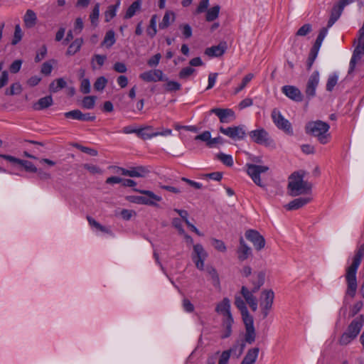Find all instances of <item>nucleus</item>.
<instances>
[{
	"mask_svg": "<svg viewBox=\"0 0 364 364\" xmlns=\"http://www.w3.org/2000/svg\"><path fill=\"white\" fill-rule=\"evenodd\" d=\"M195 72V69L191 67H186L183 68L179 73V77L186 79Z\"/></svg>",
	"mask_w": 364,
	"mask_h": 364,
	"instance_id": "60",
	"label": "nucleus"
},
{
	"mask_svg": "<svg viewBox=\"0 0 364 364\" xmlns=\"http://www.w3.org/2000/svg\"><path fill=\"white\" fill-rule=\"evenodd\" d=\"M64 115L66 118H72L77 120L81 119V111L79 109H74L70 112H67L64 114Z\"/></svg>",
	"mask_w": 364,
	"mask_h": 364,
	"instance_id": "59",
	"label": "nucleus"
},
{
	"mask_svg": "<svg viewBox=\"0 0 364 364\" xmlns=\"http://www.w3.org/2000/svg\"><path fill=\"white\" fill-rule=\"evenodd\" d=\"M216 158L227 166L230 167L233 165V159L231 155L219 153L216 155Z\"/></svg>",
	"mask_w": 364,
	"mask_h": 364,
	"instance_id": "41",
	"label": "nucleus"
},
{
	"mask_svg": "<svg viewBox=\"0 0 364 364\" xmlns=\"http://www.w3.org/2000/svg\"><path fill=\"white\" fill-rule=\"evenodd\" d=\"M364 323V317L360 315L354 320L348 326L346 331L341 335L338 343L341 346H346L354 340L361 331Z\"/></svg>",
	"mask_w": 364,
	"mask_h": 364,
	"instance_id": "5",
	"label": "nucleus"
},
{
	"mask_svg": "<svg viewBox=\"0 0 364 364\" xmlns=\"http://www.w3.org/2000/svg\"><path fill=\"white\" fill-rule=\"evenodd\" d=\"M164 87L166 92H175L181 89V85L176 81H167Z\"/></svg>",
	"mask_w": 364,
	"mask_h": 364,
	"instance_id": "48",
	"label": "nucleus"
},
{
	"mask_svg": "<svg viewBox=\"0 0 364 364\" xmlns=\"http://www.w3.org/2000/svg\"><path fill=\"white\" fill-rule=\"evenodd\" d=\"M282 90L287 97L295 102H301L303 100L301 92L295 86L284 85L282 87Z\"/></svg>",
	"mask_w": 364,
	"mask_h": 364,
	"instance_id": "16",
	"label": "nucleus"
},
{
	"mask_svg": "<svg viewBox=\"0 0 364 364\" xmlns=\"http://www.w3.org/2000/svg\"><path fill=\"white\" fill-rule=\"evenodd\" d=\"M161 137L163 138L161 139V143L167 147L172 146L176 141L171 129L168 128L161 127Z\"/></svg>",
	"mask_w": 364,
	"mask_h": 364,
	"instance_id": "23",
	"label": "nucleus"
},
{
	"mask_svg": "<svg viewBox=\"0 0 364 364\" xmlns=\"http://www.w3.org/2000/svg\"><path fill=\"white\" fill-rule=\"evenodd\" d=\"M206 271L208 274L210 276L213 284L215 287H219L220 285V279L218 274L216 271V269L213 267H208L206 268Z\"/></svg>",
	"mask_w": 364,
	"mask_h": 364,
	"instance_id": "39",
	"label": "nucleus"
},
{
	"mask_svg": "<svg viewBox=\"0 0 364 364\" xmlns=\"http://www.w3.org/2000/svg\"><path fill=\"white\" fill-rule=\"evenodd\" d=\"M343 11V9L338 4L333 7L330 18L328 21V28L331 27L335 23V22L340 18Z\"/></svg>",
	"mask_w": 364,
	"mask_h": 364,
	"instance_id": "30",
	"label": "nucleus"
},
{
	"mask_svg": "<svg viewBox=\"0 0 364 364\" xmlns=\"http://www.w3.org/2000/svg\"><path fill=\"white\" fill-rule=\"evenodd\" d=\"M96 97L95 96L85 97L82 101V107L91 109L95 107Z\"/></svg>",
	"mask_w": 364,
	"mask_h": 364,
	"instance_id": "42",
	"label": "nucleus"
},
{
	"mask_svg": "<svg viewBox=\"0 0 364 364\" xmlns=\"http://www.w3.org/2000/svg\"><path fill=\"white\" fill-rule=\"evenodd\" d=\"M246 167L247 173L254 183L260 187H264V184L261 181L260 173L267 172L269 170V167L252 164H247Z\"/></svg>",
	"mask_w": 364,
	"mask_h": 364,
	"instance_id": "7",
	"label": "nucleus"
},
{
	"mask_svg": "<svg viewBox=\"0 0 364 364\" xmlns=\"http://www.w3.org/2000/svg\"><path fill=\"white\" fill-rule=\"evenodd\" d=\"M83 43V39L82 38H78L74 40L70 45L69 46L66 54L68 55H73L76 53H77Z\"/></svg>",
	"mask_w": 364,
	"mask_h": 364,
	"instance_id": "32",
	"label": "nucleus"
},
{
	"mask_svg": "<svg viewBox=\"0 0 364 364\" xmlns=\"http://www.w3.org/2000/svg\"><path fill=\"white\" fill-rule=\"evenodd\" d=\"M191 257L196 267L198 269L203 270L204 269V262L208 257V254L201 245L197 244L193 245V252Z\"/></svg>",
	"mask_w": 364,
	"mask_h": 364,
	"instance_id": "12",
	"label": "nucleus"
},
{
	"mask_svg": "<svg viewBox=\"0 0 364 364\" xmlns=\"http://www.w3.org/2000/svg\"><path fill=\"white\" fill-rule=\"evenodd\" d=\"M80 91L83 94H88L90 92V82L88 79H83L80 83Z\"/></svg>",
	"mask_w": 364,
	"mask_h": 364,
	"instance_id": "63",
	"label": "nucleus"
},
{
	"mask_svg": "<svg viewBox=\"0 0 364 364\" xmlns=\"http://www.w3.org/2000/svg\"><path fill=\"white\" fill-rule=\"evenodd\" d=\"M254 77V75L252 73H249L246 75L241 82V84L235 88V94H237L240 91H242L246 85L252 80V79Z\"/></svg>",
	"mask_w": 364,
	"mask_h": 364,
	"instance_id": "45",
	"label": "nucleus"
},
{
	"mask_svg": "<svg viewBox=\"0 0 364 364\" xmlns=\"http://www.w3.org/2000/svg\"><path fill=\"white\" fill-rule=\"evenodd\" d=\"M233 318L229 317L228 318H223L222 326L224 328V332L221 336L222 338H228L232 333V325L233 323Z\"/></svg>",
	"mask_w": 364,
	"mask_h": 364,
	"instance_id": "31",
	"label": "nucleus"
},
{
	"mask_svg": "<svg viewBox=\"0 0 364 364\" xmlns=\"http://www.w3.org/2000/svg\"><path fill=\"white\" fill-rule=\"evenodd\" d=\"M264 277L265 274L263 272H259L256 275V280L252 282L253 287L252 289H250L246 286L241 287L242 296L253 311H256L257 309V299L254 294L257 292L264 284Z\"/></svg>",
	"mask_w": 364,
	"mask_h": 364,
	"instance_id": "2",
	"label": "nucleus"
},
{
	"mask_svg": "<svg viewBox=\"0 0 364 364\" xmlns=\"http://www.w3.org/2000/svg\"><path fill=\"white\" fill-rule=\"evenodd\" d=\"M312 30L311 25L309 23H306L303 25L296 32V36H305L308 33H309Z\"/></svg>",
	"mask_w": 364,
	"mask_h": 364,
	"instance_id": "54",
	"label": "nucleus"
},
{
	"mask_svg": "<svg viewBox=\"0 0 364 364\" xmlns=\"http://www.w3.org/2000/svg\"><path fill=\"white\" fill-rule=\"evenodd\" d=\"M53 98L51 96H46L42 97L38 100L37 102L34 103L33 108L35 110H41L49 107L53 105Z\"/></svg>",
	"mask_w": 364,
	"mask_h": 364,
	"instance_id": "28",
	"label": "nucleus"
},
{
	"mask_svg": "<svg viewBox=\"0 0 364 364\" xmlns=\"http://www.w3.org/2000/svg\"><path fill=\"white\" fill-rule=\"evenodd\" d=\"M46 54H47V48L45 45H43L38 51V53L35 57V61L40 62L46 57Z\"/></svg>",
	"mask_w": 364,
	"mask_h": 364,
	"instance_id": "64",
	"label": "nucleus"
},
{
	"mask_svg": "<svg viewBox=\"0 0 364 364\" xmlns=\"http://www.w3.org/2000/svg\"><path fill=\"white\" fill-rule=\"evenodd\" d=\"M139 129H140V127H137L136 125L132 124V125H129V126L124 127L122 129V133L126 134H136V136H138V133L139 132Z\"/></svg>",
	"mask_w": 364,
	"mask_h": 364,
	"instance_id": "57",
	"label": "nucleus"
},
{
	"mask_svg": "<svg viewBox=\"0 0 364 364\" xmlns=\"http://www.w3.org/2000/svg\"><path fill=\"white\" fill-rule=\"evenodd\" d=\"M249 136L254 142L258 144L269 146L273 141L263 128L251 131Z\"/></svg>",
	"mask_w": 364,
	"mask_h": 364,
	"instance_id": "11",
	"label": "nucleus"
},
{
	"mask_svg": "<svg viewBox=\"0 0 364 364\" xmlns=\"http://www.w3.org/2000/svg\"><path fill=\"white\" fill-rule=\"evenodd\" d=\"M100 16V4H96L90 15V19L92 25L96 26Z\"/></svg>",
	"mask_w": 364,
	"mask_h": 364,
	"instance_id": "44",
	"label": "nucleus"
},
{
	"mask_svg": "<svg viewBox=\"0 0 364 364\" xmlns=\"http://www.w3.org/2000/svg\"><path fill=\"white\" fill-rule=\"evenodd\" d=\"M220 7L218 5L214 6L207 11L206 21H213L218 17Z\"/></svg>",
	"mask_w": 364,
	"mask_h": 364,
	"instance_id": "36",
	"label": "nucleus"
},
{
	"mask_svg": "<svg viewBox=\"0 0 364 364\" xmlns=\"http://www.w3.org/2000/svg\"><path fill=\"white\" fill-rule=\"evenodd\" d=\"M19 165L23 166L27 171L32 173H36L38 171L37 168L31 161L21 159Z\"/></svg>",
	"mask_w": 364,
	"mask_h": 364,
	"instance_id": "53",
	"label": "nucleus"
},
{
	"mask_svg": "<svg viewBox=\"0 0 364 364\" xmlns=\"http://www.w3.org/2000/svg\"><path fill=\"white\" fill-rule=\"evenodd\" d=\"M274 298V294L271 289H265L262 292V309H271Z\"/></svg>",
	"mask_w": 364,
	"mask_h": 364,
	"instance_id": "20",
	"label": "nucleus"
},
{
	"mask_svg": "<svg viewBox=\"0 0 364 364\" xmlns=\"http://www.w3.org/2000/svg\"><path fill=\"white\" fill-rule=\"evenodd\" d=\"M176 19V14L172 11H166L161 23V28H168Z\"/></svg>",
	"mask_w": 364,
	"mask_h": 364,
	"instance_id": "33",
	"label": "nucleus"
},
{
	"mask_svg": "<svg viewBox=\"0 0 364 364\" xmlns=\"http://www.w3.org/2000/svg\"><path fill=\"white\" fill-rule=\"evenodd\" d=\"M319 80V72L318 70L314 71L309 76L305 88V95L308 100H310L316 96V90L318 85Z\"/></svg>",
	"mask_w": 364,
	"mask_h": 364,
	"instance_id": "8",
	"label": "nucleus"
},
{
	"mask_svg": "<svg viewBox=\"0 0 364 364\" xmlns=\"http://www.w3.org/2000/svg\"><path fill=\"white\" fill-rule=\"evenodd\" d=\"M311 198H298L287 204L284 207L288 210H297L311 201Z\"/></svg>",
	"mask_w": 364,
	"mask_h": 364,
	"instance_id": "25",
	"label": "nucleus"
},
{
	"mask_svg": "<svg viewBox=\"0 0 364 364\" xmlns=\"http://www.w3.org/2000/svg\"><path fill=\"white\" fill-rule=\"evenodd\" d=\"M87 219L90 225L95 228L97 230L108 234L111 233V230L109 228H107L106 227L102 225L92 218L88 216Z\"/></svg>",
	"mask_w": 364,
	"mask_h": 364,
	"instance_id": "35",
	"label": "nucleus"
},
{
	"mask_svg": "<svg viewBox=\"0 0 364 364\" xmlns=\"http://www.w3.org/2000/svg\"><path fill=\"white\" fill-rule=\"evenodd\" d=\"M329 129V124L321 120L309 122L305 127L306 134L316 137L322 144H327L330 139Z\"/></svg>",
	"mask_w": 364,
	"mask_h": 364,
	"instance_id": "3",
	"label": "nucleus"
},
{
	"mask_svg": "<svg viewBox=\"0 0 364 364\" xmlns=\"http://www.w3.org/2000/svg\"><path fill=\"white\" fill-rule=\"evenodd\" d=\"M156 18H157L156 15H154V16H152V18H151V19L150 21V24H149V26H148V28L146 29L147 34L150 37H153V36H154L156 34V32H157V30H156Z\"/></svg>",
	"mask_w": 364,
	"mask_h": 364,
	"instance_id": "43",
	"label": "nucleus"
},
{
	"mask_svg": "<svg viewBox=\"0 0 364 364\" xmlns=\"http://www.w3.org/2000/svg\"><path fill=\"white\" fill-rule=\"evenodd\" d=\"M237 258L240 261H245L252 255V249L245 242L243 237L240 238V245L237 250Z\"/></svg>",
	"mask_w": 364,
	"mask_h": 364,
	"instance_id": "18",
	"label": "nucleus"
},
{
	"mask_svg": "<svg viewBox=\"0 0 364 364\" xmlns=\"http://www.w3.org/2000/svg\"><path fill=\"white\" fill-rule=\"evenodd\" d=\"M364 257V244L362 245L356 252L352 264L347 268L346 279L347 282L346 296L353 298L357 290L356 273L358 267L361 263L362 258Z\"/></svg>",
	"mask_w": 364,
	"mask_h": 364,
	"instance_id": "1",
	"label": "nucleus"
},
{
	"mask_svg": "<svg viewBox=\"0 0 364 364\" xmlns=\"http://www.w3.org/2000/svg\"><path fill=\"white\" fill-rule=\"evenodd\" d=\"M303 175L298 172L292 173L289 177L288 188L291 196H297L301 194L309 193L311 188V183L303 180Z\"/></svg>",
	"mask_w": 364,
	"mask_h": 364,
	"instance_id": "4",
	"label": "nucleus"
},
{
	"mask_svg": "<svg viewBox=\"0 0 364 364\" xmlns=\"http://www.w3.org/2000/svg\"><path fill=\"white\" fill-rule=\"evenodd\" d=\"M272 118L276 126L282 129L288 134H293L291 123L282 115L281 112L277 109H274L272 112Z\"/></svg>",
	"mask_w": 364,
	"mask_h": 364,
	"instance_id": "10",
	"label": "nucleus"
},
{
	"mask_svg": "<svg viewBox=\"0 0 364 364\" xmlns=\"http://www.w3.org/2000/svg\"><path fill=\"white\" fill-rule=\"evenodd\" d=\"M259 352L258 347L250 348L247 350L241 364H255L257 360Z\"/></svg>",
	"mask_w": 364,
	"mask_h": 364,
	"instance_id": "26",
	"label": "nucleus"
},
{
	"mask_svg": "<svg viewBox=\"0 0 364 364\" xmlns=\"http://www.w3.org/2000/svg\"><path fill=\"white\" fill-rule=\"evenodd\" d=\"M141 8V1L139 0L135 1L133 2L129 7L128 8L126 14L125 18H130L133 16L135 15L136 11H138Z\"/></svg>",
	"mask_w": 364,
	"mask_h": 364,
	"instance_id": "34",
	"label": "nucleus"
},
{
	"mask_svg": "<svg viewBox=\"0 0 364 364\" xmlns=\"http://www.w3.org/2000/svg\"><path fill=\"white\" fill-rule=\"evenodd\" d=\"M232 350H225L221 353L218 364H228L231 355Z\"/></svg>",
	"mask_w": 364,
	"mask_h": 364,
	"instance_id": "61",
	"label": "nucleus"
},
{
	"mask_svg": "<svg viewBox=\"0 0 364 364\" xmlns=\"http://www.w3.org/2000/svg\"><path fill=\"white\" fill-rule=\"evenodd\" d=\"M23 37V31L18 24L16 25L14 37L11 41L12 45H16L18 43Z\"/></svg>",
	"mask_w": 364,
	"mask_h": 364,
	"instance_id": "49",
	"label": "nucleus"
},
{
	"mask_svg": "<svg viewBox=\"0 0 364 364\" xmlns=\"http://www.w3.org/2000/svg\"><path fill=\"white\" fill-rule=\"evenodd\" d=\"M338 76L336 73L331 75L327 80L326 82V90L327 91H332L333 87L336 86V85L338 82Z\"/></svg>",
	"mask_w": 364,
	"mask_h": 364,
	"instance_id": "50",
	"label": "nucleus"
},
{
	"mask_svg": "<svg viewBox=\"0 0 364 364\" xmlns=\"http://www.w3.org/2000/svg\"><path fill=\"white\" fill-rule=\"evenodd\" d=\"M22 90L21 85L19 82L13 83L9 89H7L5 92L6 95H14L21 93Z\"/></svg>",
	"mask_w": 364,
	"mask_h": 364,
	"instance_id": "46",
	"label": "nucleus"
},
{
	"mask_svg": "<svg viewBox=\"0 0 364 364\" xmlns=\"http://www.w3.org/2000/svg\"><path fill=\"white\" fill-rule=\"evenodd\" d=\"M245 235L253 244L255 250L259 251L264 247L265 239L258 231L250 229L245 232Z\"/></svg>",
	"mask_w": 364,
	"mask_h": 364,
	"instance_id": "13",
	"label": "nucleus"
},
{
	"mask_svg": "<svg viewBox=\"0 0 364 364\" xmlns=\"http://www.w3.org/2000/svg\"><path fill=\"white\" fill-rule=\"evenodd\" d=\"M363 54L364 50L360 45V42H358V45L354 50L353 56L350 61V68L348 73H350L354 70L357 62L361 59V57Z\"/></svg>",
	"mask_w": 364,
	"mask_h": 364,
	"instance_id": "24",
	"label": "nucleus"
},
{
	"mask_svg": "<svg viewBox=\"0 0 364 364\" xmlns=\"http://www.w3.org/2000/svg\"><path fill=\"white\" fill-rule=\"evenodd\" d=\"M143 196H131L128 197V200L134 203L144 205H154L156 202L159 200L157 196L149 191H140Z\"/></svg>",
	"mask_w": 364,
	"mask_h": 364,
	"instance_id": "6",
	"label": "nucleus"
},
{
	"mask_svg": "<svg viewBox=\"0 0 364 364\" xmlns=\"http://www.w3.org/2000/svg\"><path fill=\"white\" fill-rule=\"evenodd\" d=\"M107 59V57L103 55H99L96 54L93 56L91 62L92 68L93 69H96L97 66L96 64L98 65L99 68L102 66Z\"/></svg>",
	"mask_w": 364,
	"mask_h": 364,
	"instance_id": "40",
	"label": "nucleus"
},
{
	"mask_svg": "<svg viewBox=\"0 0 364 364\" xmlns=\"http://www.w3.org/2000/svg\"><path fill=\"white\" fill-rule=\"evenodd\" d=\"M242 321L245 326V340L247 343L252 344L255 342L256 338L253 317H250Z\"/></svg>",
	"mask_w": 364,
	"mask_h": 364,
	"instance_id": "15",
	"label": "nucleus"
},
{
	"mask_svg": "<svg viewBox=\"0 0 364 364\" xmlns=\"http://www.w3.org/2000/svg\"><path fill=\"white\" fill-rule=\"evenodd\" d=\"M66 86V82L63 78H58L50 85V90L53 92H57L60 89Z\"/></svg>",
	"mask_w": 364,
	"mask_h": 364,
	"instance_id": "38",
	"label": "nucleus"
},
{
	"mask_svg": "<svg viewBox=\"0 0 364 364\" xmlns=\"http://www.w3.org/2000/svg\"><path fill=\"white\" fill-rule=\"evenodd\" d=\"M107 80L105 77H98L94 83V88L97 91H102L105 87Z\"/></svg>",
	"mask_w": 364,
	"mask_h": 364,
	"instance_id": "51",
	"label": "nucleus"
},
{
	"mask_svg": "<svg viewBox=\"0 0 364 364\" xmlns=\"http://www.w3.org/2000/svg\"><path fill=\"white\" fill-rule=\"evenodd\" d=\"M228 49V44L225 41H221L217 46H213L210 48H207L205 50V54L209 57H220L222 56Z\"/></svg>",
	"mask_w": 364,
	"mask_h": 364,
	"instance_id": "17",
	"label": "nucleus"
},
{
	"mask_svg": "<svg viewBox=\"0 0 364 364\" xmlns=\"http://www.w3.org/2000/svg\"><path fill=\"white\" fill-rule=\"evenodd\" d=\"M194 139L205 142L206 146L208 147V144L211 141L210 132L209 131H204L201 134L196 136Z\"/></svg>",
	"mask_w": 364,
	"mask_h": 364,
	"instance_id": "47",
	"label": "nucleus"
},
{
	"mask_svg": "<svg viewBox=\"0 0 364 364\" xmlns=\"http://www.w3.org/2000/svg\"><path fill=\"white\" fill-rule=\"evenodd\" d=\"M215 311L223 316V318L232 317L230 312V301L229 299L224 298L215 307Z\"/></svg>",
	"mask_w": 364,
	"mask_h": 364,
	"instance_id": "19",
	"label": "nucleus"
},
{
	"mask_svg": "<svg viewBox=\"0 0 364 364\" xmlns=\"http://www.w3.org/2000/svg\"><path fill=\"white\" fill-rule=\"evenodd\" d=\"M84 23L82 19L81 18H77L74 23L73 32H75L76 34H78L82 31Z\"/></svg>",
	"mask_w": 364,
	"mask_h": 364,
	"instance_id": "62",
	"label": "nucleus"
},
{
	"mask_svg": "<svg viewBox=\"0 0 364 364\" xmlns=\"http://www.w3.org/2000/svg\"><path fill=\"white\" fill-rule=\"evenodd\" d=\"M23 22L26 28H33L37 22L36 13L31 9H28L23 16Z\"/></svg>",
	"mask_w": 364,
	"mask_h": 364,
	"instance_id": "27",
	"label": "nucleus"
},
{
	"mask_svg": "<svg viewBox=\"0 0 364 364\" xmlns=\"http://www.w3.org/2000/svg\"><path fill=\"white\" fill-rule=\"evenodd\" d=\"M220 132L233 140H242L245 137L246 131L244 125L220 127Z\"/></svg>",
	"mask_w": 364,
	"mask_h": 364,
	"instance_id": "9",
	"label": "nucleus"
},
{
	"mask_svg": "<svg viewBox=\"0 0 364 364\" xmlns=\"http://www.w3.org/2000/svg\"><path fill=\"white\" fill-rule=\"evenodd\" d=\"M159 134V131L157 128H154L151 126L140 127L138 133V137L142 139H149L154 136Z\"/></svg>",
	"mask_w": 364,
	"mask_h": 364,
	"instance_id": "22",
	"label": "nucleus"
},
{
	"mask_svg": "<svg viewBox=\"0 0 364 364\" xmlns=\"http://www.w3.org/2000/svg\"><path fill=\"white\" fill-rule=\"evenodd\" d=\"M139 77L146 82H156L159 80V74L158 70H149L141 73Z\"/></svg>",
	"mask_w": 364,
	"mask_h": 364,
	"instance_id": "29",
	"label": "nucleus"
},
{
	"mask_svg": "<svg viewBox=\"0 0 364 364\" xmlns=\"http://www.w3.org/2000/svg\"><path fill=\"white\" fill-rule=\"evenodd\" d=\"M211 244L214 248L219 252H225L226 251V246L222 240L213 238L211 240Z\"/></svg>",
	"mask_w": 364,
	"mask_h": 364,
	"instance_id": "52",
	"label": "nucleus"
},
{
	"mask_svg": "<svg viewBox=\"0 0 364 364\" xmlns=\"http://www.w3.org/2000/svg\"><path fill=\"white\" fill-rule=\"evenodd\" d=\"M53 70V65L51 61H46L43 63L41 72L45 75H49Z\"/></svg>",
	"mask_w": 364,
	"mask_h": 364,
	"instance_id": "58",
	"label": "nucleus"
},
{
	"mask_svg": "<svg viewBox=\"0 0 364 364\" xmlns=\"http://www.w3.org/2000/svg\"><path fill=\"white\" fill-rule=\"evenodd\" d=\"M179 28L186 38H189L192 36V28L188 24H181Z\"/></svg>",
	"mask_w": 364,
	"mask_h": 364,
	"instance_id": "56",
	"label": "nucleus"
},
{
	"mask_svg": "<svg viewBox=\"0 0 364 364\" xmlns=\"http://www.w3.org/2000/svg\"><path fill=\"white\" fill-rule=\"evenodd\" d=\"M245 299L240 296H235V305L240 310L242 320L252 317L247 309Z\"/></svg>",
	"mask_w": 364,
	"mask_h": 364,
	"instance_id": "21",
	"label": "nucleus"
},
{
	"mask_svg": "<svg viewBox=\"0 0 364 364\" xmlns=\"http://www.w3.org/2000/svg\"><path fill=\"white\" fill-rule=\"evenodd\" d=\"M115 35L113 31H109L106 33L102 45L107 48H110L115 43Z\"/></svg>",
	"mask_w": 364,
	"mask_h": 364,
	"instance_id": "37",
	"label": "nucleus"
},
{
	"mask_svg": "<svg viewBox=\"0 0 364 364\" xmlns=\"http://www.w3.org/2000/svg\"><path fill=\"white\" fill-rule=\"evenodd\" d=\"M210 113L217 115L221 123H230L235 119V112L232 109L213 108Z\"/></svg>",
	"mask_w": 364,
	"mask_h": 364,
	"instance_id": "14",
	"label": "nucleus"
},
{
	"mask_svg": "<svg viewBox=\"0 0 364 364\" xmlns=\"http://www.w3.org/2000/svg\"><path fill=\"white\" fill-rule=\"evenodd\" d=\"M116 6H110L105 14V21L108 22L116 16Z\"/></svg>",
	"mask_w": 364,
	"mask_h": 364,
	"instance_id": "55",
	"label": "nucleus"
}]
</instances>
